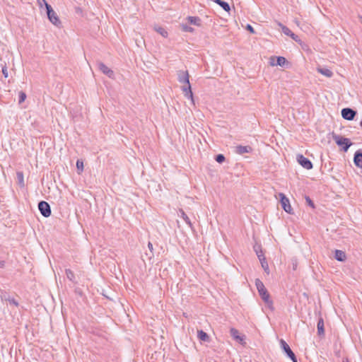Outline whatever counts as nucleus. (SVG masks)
<instances>
[{
	"label": "nucleus",
	"instance_id": "f257e3e1",
	"mask_svg": "<svg viewBox=\"0 0 362 362\" xmlns=\"http://www.w3.org/2000/svg\"><path fill=\"white\" fill-rule=\"evenodd\" d=\"M177 81L182 83V90L186 98L193 101V93L189 83V75L187 71L180 70L177 71Z\"/></svg>",
	"mask_w": 362,
	"mask_h": 362
},
{
	"label": "nucleus",
	"instance_id": "f03ea898",
	"mask_svg": "<svg viewBox=\"0 0 362 362\" xmlns=\"http://www.w3.org/2000/svg\"><path fill=\"white\" fill-rule=\"evenodd\" d=\"M255 285L262 300L267 304L269 309L274 310L273 302L270 300V295L264 284L259 279H257L255 281Z\"/></svg>",
	"mask_w": 362,
	"mask_h": 362
},
{
	"label": "nucleus",
	"instance_id": "7ed1b4c3",
	"mask_svg": "<svg viewBox=\"0 0 362 362\" xmlns=\"http://www.w3.org/2000/svg\"><path fill=\"white\" fill-rule=\"evenodd\" d=\"M332 138L335 143L339 146L341 147V149L344 152H346L350 148V146L352 145V142L350 141L349 139L345 138L340 135L333 133Z\"/></svg>",
	"mask_w": 362,
	"mask_h": 362
},
{
	"label": "nucleus",
	"instance_id": "20e7f679",
	"mask_svg": "<svg viewBox=\"0 0 362 362\" xmlns=\"http://www.w3.org/2000/svg\"><path fill=\"white\" fill-rule=\"evenodd\" d=\"M280 346L283 351L286 354V355L293 361L298 362L297 358L293 353V351L290 348L289 345L284 341V339H280Z\"/></svg>",
	"mask_w": 362,
	"mask_h": 362
},
{
	"label": "nucleus",
	"instance_id": "39448f33",
	"mask_svg": "<svg viewBox=\"0 0 362 362\" xmlns=\"http://www.w3.org/2000/svg\"><path fill=\"white\" fill-rule=\"evenodd\" d=\"M279 197L280 203L283 209L289 214H293V211L290 204L289 199L283 193H280Z\"/></svg>",
	"mask_w": 362,
	"mask_h": 362
},
{
	"label": "nucleus",
	"instance_id": "423d86ee",
	"mask_svg": "<svg viewBox=\"0 0 362 362\" xmlns=\"http://www.w3.org/2000/svg\"><path fill=\"white\" fill-rule=\"evenodd\" d=\"M296 160L303 168L306 170H311L313 168V163L308 158H305L302 154L296 156Z\"/></svg>",
	"mask_w": 362,
	"mask_h": 362
},
{
	"label": "nucleus",
	"instance_id": "0eeeda50",
	"mask_svg": "<svg viewBox=\"0 0 362 362\" xmlns=\"http://www.w3.org/2000/svg\"><path fill=\"white\" fill-rule=\"evenodd\" d=\"M47 18L49 21L55 25H58L61 23L58 16L56 12L53 10L51 6H47L46 9Z\"/></svg>",
	"mask_w": 362,
	"mask_h": 362
},
{
	"label": "nucleus",
	"instance_id": "6e6552de",
	"mask_svg": "<svg viewBox=\"0 0 362 362\" xmlns=\"http://www.w3.org/2000/svg\"><path fill=\"white\" fill-rule=\"evenodd\" d=\"M38 209L41 214L45 218H47L51 215V207L45 201H40L38 203Z\"/></svg>",
	"mask_w": 362,
	"mask_h": 362
},
{
	"label": "nucleus",
	"instance_id": "1a4fd4ad",
	"mask_svg": "<svg viewBox=\"0 0 362 362\" xmlns=\"http://www.w3.org/2000/svg\"><path fill=\"white\" fill-rule=\"evenodd\" d=\"M356 111L349 108V107H345L341 110V116L344 119L346 120H353L356 115Z\"/></svg>",
	"mask_w": 362,
	"mask_h": 362
},
{
	"label": "nucleus",
	"instance_id": "9d476101",
	"mask_svg": "<svg viewBox=\"0 0 362 362\" xmlns=\"http://www.w3.org/2000/svg\"><path fill=\"white\" fill-rule=\"evenodd\" d=\"M98 66L100 71H102L106 76H107L109 78H112L114 77V71L110 68H108L104 63L99 62L98 64Z\"/></svg>",
	"mask_w": 362,
	"mask_h": 362
},
{
	"label": "nucleus",
	"instance_id": "9b49d317",
	"mask_svg": "<svg viewBox=\"0 0 362 362\" xmlns=\"http://www.w3.org/2000/svg\"><path fill=\"white\" fill-rule=\"evenodd\" d=\"M1 298L2 300L8 301L10 304H12L16 307L18 306V302L13 297H11L7 292L2 291L1 293Z\"/></svg>",
	"mask_w": 362,
	"mask_h": 362
},
{
	"label": "nucleus",
	"instance_id": "f8f14e48",
	"mask_svg": "<svg viewBox=\"0 0 362 362\" xmlns=\"http://www.w3.org/2000/svg\"><path fill=\"white\" fill-rule=\"evenodd\" d=\"M354 165L362 168V149L357 150L354 155Z\"/></svg>",
	"mask_w": 362,
	"mask_h": 362
},
{
	"label": "nucleus",
	"instance_id": "ddd939ff",
	"mask_svg": "<svg viewBox=\"0 0 362 362\" xmlns=\"http://www.w3.org/2000/svg\"><path fill=\"white\" fill-rule=\"evenodd\" d=\"M252 151V148L250 146H242L238 145L235 146V152L239 155H243L244 153H249Z\"/></svg>",
	"mask_w": 362,
	"mask_h": 362
},
{
	"label": "nucleus",
	"instance_id": "4468645a",
	"mask_svg": "<svg viewBox=\"0 0 362 362\" xmlns=\"http://www.w3.org/2000/svg\"><path fill=\"white\" fill-rule=\"evenodd\" d=\"M230 334L234 339L239 341L240 344L244 343L245 336H240L239 334V331L238 329L235 328H231L230 329Z\"/></svg>",
	"mask_w": 362,
	"mask_h": 362
},
{
	"label": "nucleus",
	"instance_id": "2eb2a0df",
	"mask_svg": "<svg viewBox=\"0 0 362 362\" xmlns=\"http://www.w3.org/2000/svg\"><path fill=\"white\" fill-rule=\"evenodd\" d=\"M317 334L320 337L324 336L325 335L324 320L322 317H320L317 320Z\"/></svg>",
	"mask_w": 362,
	"mask_h": 362
},
{
	"label": "nucleus",
	"instance_id": "dca6fc26",
	"mask_svg": "<svg viewBox=\"0 0 362 362\" xmlns=\"http://www.w3.org/2000/svg\"><path fill=\"white\" fill-rule=\"evenodd\" d=\"M214 3L220 6L225 11L229 12L230 11V5L228 2L223 0H212Z\"/></svg>",
	"mask_w": 362,
	"mask_h": 362
},
{
	"label": "nucleus",
	"instance_id": "f3484780",
	"mask_svg": "<svg viewBox=\"0 0 362 362\" xmlns=\"http://www.w3.org/2000/svg\"><path fill=\"white\" fill-rule=\"evenodd\" d=\"M346 254L342 250H336L334 251V258L339 261V262H344L346 259Z\"/></svg>",
	"mask_w": 362,
	"mask_h": 362
},
{
	"label": "nucleus",
	"instance_id": "a211bd4d",
	"mask_svg": "<svg viewBox=\"0 0 362 362\" xmlns=\"http://www.w3.org/2000/svg\"><path fill=\"white\" fill-rule=\"evenodd\" d=\"M197 337L200 341H209V336L208 334L203 330L200 329L197 331Z\"/></svg>",
	"mask_w": 362,
	"mask_h": 362
},
{
	"label": "nucleus",
	"instance_id": "6ab92c4d",
	"mask_svg": "<svg viewBox=\"0 0 362 362\" xmlns=\"http://www.w3.org/2000/svg\"><path fill=\"white\" fill-rule=\"evenodd\" d=\"M258 259L262 264V268L266 272H268L269 265L264 255H258Z\"/></svg>",
	"mask_w": 362,
	"mask_h": 362
},
{
	"label": "nucleus",
	"instance_id": "aec40b11",
	"mask_svg": "<svg viewBox=\"0 0 362 362\" xmlns=\"http://www.w3.org/2000/svg\"><path fill=\"white\" fill-rule=\"evenodd\" d=\"M187 21L189 23L195 25H200L202 20L199 17L197 16H188Z\"/></svg>",
	"mask_w": 362,
	"mask_h": 362
},
{
	"label": "nucleus",
	"instance_id": "412c9836",
	"mask_svg": "<svg viewBox=\"0 0 362 362\" xmlns=\"http://www.w3.org/2000/svg\"><path fill=\"white\" fill-rule=\"evenodd\" d=\"M318 72H320L321 74L327 76V77H332L333 75V72L327 68H318L317 69Z\"/></svg>",
	"mask_w": 362,
	"mask_h": 362
},
{
	"label": "nucleus",
	"instance_id": "4be33fe9",
	"mask_svg": "<svg viewBox=\"0 0 362 362\" xmlns=\"http://www.w3.org/2000/svg\"><path fill=\"white\" fill-rule=\"evenodd\" d=\"M180 216L183 218V220L186 222V223L190 227L192 228V223L189 219V218L187 216V215L185 213V211L182 209L180 210Z\"/></svg>",
	"mask_w": 362,
	"mask_h": 362
},
{
	"label": "nucleus",
	"instance_id": "5701e85b",
	"mask_svg": "<svg viewBox=\"0 0 362 362\" xmlns=\"http://www.w3.org/2000/svg\"><path fill=\"white\" fill-rule=\"evenodd\" d=\"M66 277L73 283H76L74 273L69 269L65 270Z\"/></svg>",
	"mask_w": 362,
	"mask_h": 362
},
{
	"label": "nucleus",
	"instance_id": "b1692460",
	"mask_svg": "<svg viewBox=\"0 0 362 362\" xmlns=\"http://www.w3.org/2000/svg\"><path fill=\"white\" fill-rule=\"evenodd\" d=\"M279 25L281 28L282 32L288 36L293 35V33L286 26L284 25L282 23H279Z\"/></svg>",
	"mask_w": 362,
	"mask_h": 362
},
{
	"label": "nucleus",
	"instance_id": "393cba45",
	"mask_svg": "<svg viewBox=\"0 0 362 362\" xmlns=\"http://www.w3.org/2000/svg\"><path fill=\"white\" fill-rule=\"evenodd\" d=\"M287 62L286 59L284 57H277L276 65L283 66Z\"/></svg>",
	"mask_w": 362,
	"mask_h": 362
},
{
	"label": "nucleus",
	"instance_id": "a878e982",
	"mask_svg": "<svg viewBox=\"0 0 362 362\" xmlns=\"http://www.w3.org/2000/svg\"><path fill=\"white\" fill-rule=\"evenodd\" d=\"M226 158L223 154L219 153L215 156V160L218 163H222L225 161Z\"/></svg>",
	"mask_w": 362,
	"mask_h": 362
},
{
	"label": "nucleus",
	"instance_id": "bb28decb",
	"mask_svg": "<svg viewBox=\"0 0 362 362\" xmlns=\"http://www.w3.org/2000/svg\"><path fill=\"white\" fill-rule=\"evenodd\" d=\"M156 30L163 37H168V32L162 27H158V28H156Z\"/></svg>",
	"mask_w": 362,
	"mask_h": 362
},
{
	"label": "nucleus",
	"instance_id": "cd10ccee",
	"mask_svg": "<svg viewBox=\"0 0 362 362\" xmlns=\"http://www.w3.org/2000/svg\"><path fill=\"white\" fill-rule=\"evenodd\" d=\"M25 99H26V94H25V93H24L23 91L19 92L18 103L21 104V103H23Z\"/></svg>",
	"mask_w": 362,
	"mask_h": 362
},
{
	"label": "nucleus",
	"instance_id": "c85d7f7f",
	"mask_svg": "<svg viewBox=\"0 0 362 362\" xmlns=\"http://www.w3.org/2000/svg\"><path fill=\"white\" fill-rule=\"evenodd\" d=\"M305 202H306V204L308 206H310V207H312L313 209L315 208L313 201L309 197H308V196L305 197Z\"/></svg>",
	"mask_w": 362,
	"mask_h": 362
},
{
	"label": "nucleus",
	"instance_id": "c756f323",
	"mask_svg": "<svg viewBox=\"0 0 362 362\" xmlns=\"http://www.w3.org/2000/svg\"><path fill=\"white\" fill-rule=\"evenodd\" d=\"M17 177H18V181H19V184L22 186L24 185V181H23V173L21 172H18L17 173Z\"/></svg>",
	"mask_w": 362,
	"mask_h": 362
},
{
	"label": "nucleus",
	"instance_id": "7c9ffc66",
	"mask_svg": "<svg viewBox=\"0 0 362 362\" xmlns=\"http://www.w3.org/2000/svg\"><path fill=\"white\" fill-rule=\"evenodd\" d=\"M37 4L40 8H42L43 6H45V8L47 9V6H50L46 0H37Z\"/></svg>",
	"mask_w": 362,
	"mask_h": 362
},
{
	"label": "nucleus",
	"instance_id": "2f4dec72",
	"mask_svg": "<svg viewBox=\"0 0 362 362\" xmlns=\"http://www.w3.org/2000/svg\"><path fill=\"white\" fill-rule=\"evenodd\" d=\"M76 168L78 170L83 171V163L81 160H77L76 161Z\"/></svg>",
	"mask_w": 362,
	"mask_h": 362
},
{
	"label": "nucleus",
	"instance_id": "473e14b6",
	"mask_svg": "<svg viewBox=\"0 0 362 362\" xmlns=\"http://www.w3.org/2000/svg\"><path fill=\"white\" fill-rule=\"evenodd\" d=\"M245 29L252 34L255 33V31L253 27L250 24H247L245 27Z\"/></svg>",
	"mask_w": 362,
	"mask_h": 362
},
{
	"label": "nucleus",
	"instance_id": "72a5a7b5",
	"mask_svg": "<svg viewBox=\"0 0 362 362\" xmlns=\"http://www.w3.org/2000/svg\"><path fill=\"white\" fill-rule=\"evenodd\" d=\"M148 247L151 252V255L149 256V259H151V257L153 256V244L151 242H148Z\"/></svg>",
	"mask_w": 362,
	"mask_h": 362
},
{
	"label": "nucleus",
	"instance_id": "f704fd0d",
	"mask_svg": "<svg viewBox=\"0 0 362 362\" xmlns=\"http://www.w3.org/2000/svg\"><path fill=\"white\" fill-rule=\"evenodd\" d=\"M183 30L185 32H190L192 33L194 31V28L189 26V25H183Z\"/></svg>",
	"mask_w": 362,
	"mask_h": 362
},
{
	"label": "nucleus",
	"instance_id": "c9c22d12",
	"mask_svg": "<svg viewBox=\"0 0 362 362\" xmlns=\"http://www.w3.org/2000/svg\"><path fill=\"white\" fill-rule=\"evenodd\" d=\"M2 74L5 78H7L8 76V71L6 66L2 68Z\"/></svg>",
	"mask_w": 362,
	"mask_h": 362
},
{
	"label": "nucleus",
	"instance_id": "e433bc0d",
	"mask_svg": "<svg viewBox=\"0 0 362 362\" xmlns=\"http://www.w3.org/2000/svg\"><path fill=\"white\" fill-rule=\"evenodd\" d=\"M293 40H295L296 42H299L300 41V39L298 37V36L296 34L293 33V35H291L290 36Z\"/></svg>",
	"mask_w": 362,
	"mask_h": 362
},
{
	"label": "nucleus",
	"instance_id": "4c0bfd02",
	"mask_svg": "<svg viewBox=\"0 0 362 362\" xmlns=\"http://www.w3.org/2000/svg\"><path fill=\"white\" fill-rule=\"evenodd\" d=\"M255 250L256 254H257V256H258V255H263L262 250H260L259 251H258V250L255 247Z\"/></svg>",
	"mask_w": 362,
	"mask_h": 362
},
{
	"label": "nucleus",
	"instance_id": "58836bf2",
	"mask_svg": "<svg viewBox=\"0 0 362 362\" xmlns=\"http://www.w3.org/2000/svg\"><path fill=\"white\" fill-rule=\"evenodd\" d=\"M5 266V262L4 261H0V267L3 268Z\"/></svg>",
	"mask_w": 362,
	"mask_h": 362
},
{
	"label": "nucleus",
	"instance_id": "ea45409f",
	"mask_svg": "<svg viewBox=\"0 0 362 362\" xmlns=\"http://www.w3.org/2000/svg\"><path fill=\"white\" fill-rule=\"evenodd\" d=\"M342 362H350L347 358H343Z\"/></svg>",
	"mask_w": 362,
	"mask_h": 362
},
{
	"label": "nucleus",
	"instance_id": "a19ab883",
	"mask_svg": "<svg viewBox=\"0 0 362 362\" xmlns=\"http://www.w3.org/2000/svg\"><path fill=\"white\" fill-rule=\"evenodd\" d=\"M360 125L362 127V121L360 122Z\"/></svg>",
	"mask_w": 362,
	"mask_h": 362
},
{
	"label": "nucleus",
	"instance_id": "79ce46f5",
	"mask_svg": "<svg viewBox=\"0 0 362 362\" xmlns=\"http://www.w3.org/2000/svg\"><path fill=\"white\" fill-rule=\"evenodd\" d=\"M361 23H362V17H361Z\"/></svg>",
	"mask_w": 362,
	"mask_h": 362
}]
</instances>
